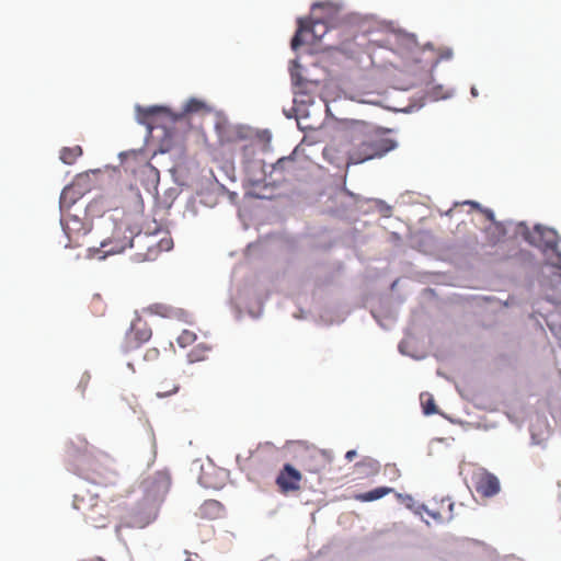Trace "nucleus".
<instances>
[{"label": "nucleus", "mask_w": 561, "mask_h": 561, "mask_svg": "<svg viewBox=\"0 0 561 561\" xmlns=\"http://www.w3.org/2000/svg\"><path fill=\"white\" fill-rule=\"evenodd\" d=\"M347 134L352 147L347 151V164H359L381 158L396 147L394 140L367 124L357 125Z\"/></svg>", "instance_id": "nucleus-1"}, {"label": "nucleus", "mask_w": 561, "mask_h": 561, "mask_svg": "<svg viewBox=\"0 0 561 561\" xmlns=\"http://www.w3.org/2000/svg\"><path fill=\"white\" fill-rule=\"evenodd\" d=\"M67 463L69 470L94 484H103L106 481L105 468L88 448H69Z\"/></svg>", "instance_id": "nucleus-2"}, {"label": "nucleus", "mask_w": 561, "mask_h": 561, "mask_svg": "<svg viewBox=\"0 0 561 561\" xmlns=\"http://www.w3.org/2000/svg\"><path fill=\"white\" fill-rule=\"evenodd\" d=\"M73 507L84 520L95 528H104L110 523V507L105 501L88 490L75 494Z\"/></svg>", "instance_id": "nucleus-3"}, {"label": "nucleus", "mask_w": 561, "mask_h": 561, "mask_svg": "<svg viewBox=\"0 0 561 561\" xmlns=\"http://www.w3.org/2000/svg\"><path fill=\"white\" fill-rule=\"evenodd\" d=\"M133 260L137 263L156 261L162 252L170 251L173 248V240L168 232L159 238L158 233L136 232L134 240Z\"/></svg>", "instance_id": "nucleus-4"}, {"label": "nucleus", "mask_w": 561, "mask_h": 561, "mask_svg": "<svg viewBox=\"0 0 561 561\" xmlns=\"http://www.w3.org/2000/svg\"><path fill=\"white\" fill-rule=\"evenodd\" d=\"M136 231L126 221L116 222L112 234L104 239L100 248H91L89 251L92 256L105 259L107 255L118 254L124 252L127 248H134Z\"/></svg>", "instance_id": "nucleus-5"}, {"label": "nucleus", "mask_w": 561, "mask_h": 561, "mask_svg": "<svg viewBox=\"0 0 561 561\" xmlns=\"http://www.w3.org/2000/svg\"><path fill=\"white\" fill-rule=\"evenodd\" d=\"M206 108V104L197 99H190L183 107V113L172 115L170 111L162 106L137 107L138 121L149 129L158 126V116H164L175 122L183 118L186 114L198 113Z\"/></svg>", "instance_id": "nucleus-6"}, {"label": "nucleus", "mask_w": 561, "mask_h": 561, "mask_svg": "<svg viewBox=\"0 0 561 561\" xmlns=\"http://www.w3.org/2000/svg\"><path fill=\"white\" fill-rule=\"evenodd\" d=\"M172 485L171 473L162 469L148 474L140 483L146 502L161 506Z\"/></svg>", "instance_id": "nucleus-7"}, {"label": "nucleus", "mask_w": 561, "mask_h": 561, "mask_svg": "<svg viewBox=\"0 0 561 561\" xmlns=\"http://www.w3.org/2000/svg\"><path fill=\"white\" fill-rule=\"evenodd\" d=\"M473 486L481 497H493L501 491L497 477L484 468H478L471 477Z\"/></svg>", "instance_id": "nucleus-8"}, {"label": "nucleus", "mask_w": 561, "mask_h": 561, "mask_svg": "<svg viewBox=\"0 0 561 561\" xmlns=\"http://www.w3.org/2000/svg\"><path fill=\"white\" fill-rule=\"evenodd\" d=\"M160 505L152 502H146L145 497L129 513L128 526L135 528H145L153 523L159 514Z\"/></svg>", "instance_id": "nucleus-9"}, {"label": "nucleus", "mask_w": 561, "mask_h": 561, "mask_svg": "<svg viewBox=\"0 0 561 561\" xmlns=\"http://www.w3.org/2000/svg\"><path fill=\"white\" fill-rule=\"evenodd\" d=\"M297 22L298 28L290 43L295 50L307 42L304 38L305 34L311 33L313 38L318 41L328 32L327 24L320 20L312 21L311 19L299 18Z\"/></svg>", "instance_id": "nucleus-10"}, {"label": "nucleus", "mask_w": 561, "mask_h": 561, "mask_svg": "<svg viewBox=\"0 0 561 561\" xmlns=\"http://www.w3.org/2000/svg\"><path fill=\"white\" fill-rule=\"evenodd\" d=\"M350 149H352V147H351L348 134H346L345 137L325 146L323 149V157L331 164H334L336 167L345 164L346 168H348L351 165V164H347V161H348V152L347 151Z\"/></svg>", "instance_id": "nucleus-11"}, {"label": "nucleus", "mask_w": 561, "mask_h": 561, "mask_svg": "<svg viewBox=\"0 0 561 561\" xmlns=\"http://www.w3.org/2000/svg\"><path fill=\"white\" fill-rule=\"evenodd\" d=\"M255 169H261V163L257 161H252L248 163V174ZM268 185L265 182V172H262V176L252 178L248 175V196H253L256 198H270V194H267Z\"/></svg>", "instance_id": "nucleus-12"}, {"label": "nucleus", "mask_w": 561, "mask_h": 561, "mask_svg": "<svg viewBox=\"0 0 561 561\" xmlns=\"http://www.w3.org/2000/svg\"><path fill=\"white\" fill-rule=\"evenodd\" d=\"M301 473L291 465L286 463L280 470L276 483L283 492L297 491L300 488Z\"/></svg>", "instance_id": "nucleus-13"}, {"label": "nucleus", "mask_w": 561, "mask_h": 561, "mask_svg": "<svg viewBox=\"0 0 561 561\" xmlns=\"http://www.w3.org/2000/svg\"><path fill=\"white\" fill-rule=\"evenodd\" d=\"M483 234L485 239V245L493 248L505 240L507 229L501 221L490 222L486 227H484Z\"/></svg>", "instance_id": "nucleus-14"}, {"label": "nucleus", "mask_w": 561, "mask_h": 561, "mask_svg": "<svg viewBox=\"0 0 561 561\" xmlns=\"http://www.w3.org/2000/svg\"><path fill=\"white\" fill-rule=\"evenodd\" d=\"M153 390L157 398L163 399L178 393L180 383L172 377L162 376L154 381Z\"/></svg>", "instance_id": "nucleus-15"}, {"label": "nucleus", "mask_w": 561, "mask_h": 561, "mask_svg": "<svg viewBox=\"0 0 561 561\" xmlns=\"http://www.w3.org/2000/svg\"><path fill=\"white\" fill-rule=\"evenodd\" d=\"M535 234L538 236V240H529L530 243L536 245H543L547 249L554 250L558 247L559 238L553 229L546 228L537 225L535 227Z\"/></svg>", "instance_id": "nucleus-16"}, {"label": "nucleus", "mask_w": 561, "mask_h": 561, "mask_svg": "<svg viewBox=\"0 0 561 561\" xmlns=\"http://www.w3.org/2000/svg\"><path fill=\"white\" fill-rule=\"evenodd\" d=\"M151 335V329L146 323L138 320L131 324L130 330L127 333V339L130 342H135V345L138 346L149 341Z\"/></svg>", "instance_id": "nucleus-17"}, {"label": "nucleus", "mask_w": 561, "mask_h": 561, "mask_svg": "<svg viewBox=\"0 0 561 561\" xmlns=\"http://www.w3.org/2000/svg\"><path fill=\"white\" fill-rule=\"evenodd\" d=\"M224 514V507L220 502L216 500L205 501L197 510L196 515L203 519H217Z\"/></svg>", "instance_id": "nucleus-18"}, {"label": "nucleus", "mask_w": 561, "mask_h": 561, "mask_svg": "<svg viewBox=\"0 0 561 561\" xmlns=\"http://www.w3.org/2000/svg\"><path fill=\"white\" fill-rule=\"evenodd\" d=\"M83 195V192L79 190L76 183L66 186L59 198V204L61 209H69L72 205L77 203Z\"/></svg>", "instance_id": "nucleus-19"}, {"label": "nucleus", "mask_w": 561, "mask_h": 561, "mask_svg": "<svg viewBox=\"0 0 561 561\" xmlns=\"http://www.w3.org/2000/svg\"><path fill=\"white\" fill-rule=\"evenodd\" d=\"M529 432L531 440L536 445L545 443L551 433L549 423H531Z\"/></svg>", "instance_id": "nucleus-20"}, {"label": "nucleus", "mask_w": 561, "mask_h": 561, "mask_svg": "<svg viewBox=\"0 0 561 561\" xmlns=\"http://www.w3.org/2000/svg\"><path fill=\"white\" fill-rule=\"evenodd\" d=\"M393 492L392 488L379 486L365 493L356 494L355 499L360 502H373Z\"/></svg>", "instance_id": "nucleus-21"}, {"label": "nucleus", "mask_w": 561, "mask_h": 561, "mask_svg": "<svg viewBox=\"0 0 561 561\" xmlns=\"http://www.w3.org/2000/svg\"><path fill=\"white\" fill-rule=\"evenodd\" d=\"M420 403L424 415L430 416L432 414H439L435 399L430 392H422L420 394ZM440 415L446 417L443 413H440Z\"/></svg>", "instance_id": "nucleus-22"}, {"label": "nucleus", "mask_w": 561, "mask_h": 561, "mask_svg": "<svg viewBox=\"0 0 561 561\" xmlns=\"http://www.w3.org/2000/svg\"><path fill=\"white\" fill-rule=\"evenodd\" d=\"M147 312L162 318H174L179 311L167 304L156 302L147 308Z\"/></svg>", "instance_id": "nucleus-23"}, {"label": "nucleus", "mask_w": 561, "mask_h": 561, "mask_svg": "<svg viewBox=\"0 0 561 561\" xmlns=\"http://www.w3.org/2000/svg\"><path fill=\"white\" fill-rule=\"evenodd\" d=\"M82 148L78 145L73 147H64L60 150V160L65 164H73L76 160L82 156Z\"/></svg>", "instance_id": "nucleus-24"}, {"label": "nucleus", "mask_w": 561, "mask_h": 561, "mask_svg": "<svg viewBox=\"0 0 561 561\" xmlns=\"http://www.w3.org/2000/svg\"><path fill=\"white\" fill-rule=\"evenodd\" d=\"M210 347L204 343L196 345L194 348L190 351L187 354V358L190 363H196L207 359Z\"/></svg>", "instance_id": "nucleus-25"}, {"label": "nucleus", "mask_w": 561, "mask_h": 561, "mask_svg": "<svg viewBox=\"0 0 561 561\" xmlns=\"http://www.w3.org/2000/svg\"><path fill=\"white\" fill-rule=\"evenodd\" d=\"M271 141V133L268 130H257L251 136V146H257L261 150H267Z\"/></svg>", "instance_id": "nucleus-26"}, {"label": "nucleus", "mask_w": 561, "mask_h": 561, "mask_svg": "<svg viewBox=\"0 0 561 561\" xmlns=\"http://www.w3.org/2000/svg\"><path fill=\"white\" fill-rule=\"evenodd\" d=\"M196 334L190 330H183L181 334L178 336L176 341L181 347H186L192 345L196 341Z\"/></svg>", "instance_id": "nucleus-27"}, {"label": "nucleus", "mask_w": 561, "mask_h": 561, "mask_svg": "<svg viewBox=\"0 0 561 561\" xmlns=\"http://www.w3.org/2000/svg\"><path fill=\"white\" fill-rule=\"evenodd\" d=\"M62 227H64V231L69 240V244H67V247L71 245V243H73L75 247H78L80 245L79 242H78V239H79V234L81 232V230H83V228L81 227L80 229H78V231L75 233L72 231V228L70 227V221H66L65 224L62 222Z\"/></svg>", "instance_id": "nucleus-28"}, {"label": "nucleus", "mask_w": 561, "mask_h": 561, "mask_svg": "<svg viewBox=\"0 0 561 561\" xmlns=\"http://www.w3.org/2000/svg\"><path fill=\"white\" fill-rule=\"evenodd\" d=\"M201 483L206 488L218 489L221 486V481H215L210 477V472L202 469V474L199 477Z\"/></svg>", "instance_id": "nucleus-29"}, {"label": "nucleus", "mask_w": 561, "mask_h": 561, "mask_svg": "<svg viewBox=\"0 0 561 561\" xmlns=\"http://www.w3.org/2000/svg\"><path fill=\"white\" fill-rule=\"evenodd\" d=\"M447 502H448L447 507L449 510V514L447 516H443L440 513L431 512V511H427V514L430 516H432L434 519H437L440 522L453 519L454 518L453 508H454L455 504L453 502H450L449 500H447Z\"/></svg>", "instance_id": "nucleus-30"}, {"label": "nucleus", "mask_w": 561, "mask_h": 561, "mask_svg": "<svg viewBox=\"0 0 561 561\" xmlns=\"http://www.w3.org/2000/svg\"><path fill=\"white\" fill-rule=\"evenodd\" d=\"M472 207L479 209L490 222H496L494 213L490 208H482L477 202H468Z\"/></svg>", "instance_id": "nucleus-31"}, {"label": "nucleus", "mask_w": 561, "mask_h": 561, "mask_svg": "<svg viewBox=\"0 0 561 561\" xmlns=\"http://www.w3.org/2000/svg\"><path fill=\"white\" fill-rule=\"evenodd\" d=\"M105 204V199L103 197H100V198H96L94 201H92L89 206H88V210L91 213V214H94L96 211L100 210L101 207H103Z\"/></svg>", "instance_id": "nucleus-32"}, {"label": "nucleus", "mask_w": 561, "mask_h": 561, "mask_svg": "<svg viewBox=\"0 0 561 561\" xmlns=\"http://www.w3.org/2000/svg\"><path fill=\"white\" fill-rule=\"evenodd\" d=\"M159 356H160V351L157 347H151L146 351L144 358L146 360L153 362V360H157L159 358Z\"/></svg>", "instance_id": "nucleus-33"}, {"label": "nucleus", "mask_w": 561, "mask_h": 561, "mask_svg": "<svg viewBox=\"0 0 561 561\" xmlns=\"http://www.w3.org/2000/svg\"><path fill=\"white\" fill-rule=\"evenodd\" d=\"M294 160L291 158H280L277 160V162L273 165L274 170L278 169H285L286 164L293 163Z\"/></svg>", "instance_id": "nucleus-34"}, {"label": "nucleus", "mask_w": 561, "mask_h": 561, "mask_svg": "<svg viewBox=\"0 0 561 561\" xmlns=\"http://www.w3.org/2000/svg\"><path fill=\"white\" fill-rule=\"evenodd\" d=\"M89 380H90V376L89 375H82V377L80 379V382L78 385V387L80 388L82 393L85 391L87 386L89 383Z\"/></svg>", "instance_id": "nucleus-35"}, {"label": "nucleus", "mask_w": 561, "mask_h": 561, "mask_svg": "<svg viewBox=\"0 0 561 561\" xmlns=\"http://www.w3.org/2000/svg\"><path fill=\"white\" fill-rule=\"evenodd\" d=\"M355 457H356V451H355V450H348V451L345 454V458H346L348 461H352Z\"/></svg>", "instance_id": "nucleus-36"}, {"label": "nucleus", "mask_w": 561, "mask_h": 561, "mask_svg": "<svg viewBox=\"0 0 561 561\" xmlns=\"http://www.w3.org/2000/svg\"><path fill=\"white\" fill-rule=\"evenodd\" d=\"M170 150H171V145H169V144L167 142V140H163V141H162V151H164V152H165V151H170Z\"/></svg>", "instance_id": "nucleus-37"}, {"label": "nucleus", "mask_w": 561, "mask_h": 561, "mask_svg": "<svg viewBox=\"0 0 561 561\" xmlns=\"http://www.w3.org/2000/svg\"><path fill=\"white\" fill-rule=\"evenodd\" d=\"M291 77L295 80L296 84H300V78L299 77H296V75L294 72H291Z\"/></svg>", "instance_id": "nucleus-38"}, {"label": "nucleus", "mask_w": 561, "mask_h": 561, "mask_svg": "<svg viewBox=\"0 0 561 561\" xmlns=\"http://www.w3.org/2000/svg\"><path fill=\"white\" fill-rule=\"evenodd\" d=\"M236 460H237V462L239 463L240 468L242 469V465H241L242 457H241L240 455H238V456L236 457Z\"/></svg>", "instance_id": "nucleus-39"}, {"label": "nucleus", "mask_w": 561, "mask_h": 561, "mask_svg": "<svg viewBox=\"0 0 561 561\" xmlns=\"http://www.w3.org/2000/svg\"><path fill=\"white\" fill-rule=\"evenodd\" d=\"M444 58H450L451 57V51L450 50H447L444 55H443Z\"/></svg>", "instance_id": "nucleus-40"}, {"label": "nucleus", "mask_w": 561, "mask_h": 561, "mask_svg": "<svg viewBox=\"0 0 561 561\" xmlns=\"http://www.w3.org/2000/svg\"><path fill=\"white\" fill-rule=\"evenodd\" d=\"M71 222L76 226H82V224L78 219H72Z\"/></svg>", "instance_id": "nucleus-41"}, {"label": "nucleus", "mask_w": 561, "mask_h": 561, "mask_svg": "<svg viewBox=\"0 0 561 561\" xmlns=\"http://www.w3.org/2000/svg\"><path fill=\"white\" fill-rule=\"evenodd\" d=\"M471 93H472L473 96L478 95V91H477V89L474 87L471 88Z\"/></svg>", "instance_id": "nucleus-42"}, {"label": "nucleus", "mask_w": 561, "mask_h": 561, "mask_svg": "<svg viewBox=\"0 0 561 561\" xmlns=\"http://www.w3.org/2000/svg\"><path fill=\"white\" fill-rule=\"evenodd\" d=\"M319 7H321V4H320V3H314V4L312 5V10H314L316 8H319Z\"/></svg>", "instance_id": "nucleus-43"}]
</instances>
